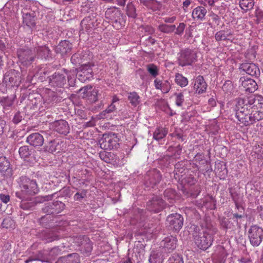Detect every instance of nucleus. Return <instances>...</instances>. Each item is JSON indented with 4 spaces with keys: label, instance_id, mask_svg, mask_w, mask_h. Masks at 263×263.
Here are the masks:
<instances>
[{
    "label": "nucleus",
    "instance_id": "79ce46f5",
    "mask_svg": "<svg viewBox=\"0 0 263 263\" xmlns=\"http://www.w3.org/2000/svg\"><path fill=\"white\" fill-rule=\"evenodd\" d=\"M175 82L181 87H185L188 84L187 79L180 73H176L175 75Z\"/></svg>",
    "mask_w": 263,
    "mask_h": 263
},
{
    "label": "nucleus",
    "instance_id": "c756f323",
    "mask_svg": "<svg viewBox=\"0 0 263 263\" xmlns=\"http://www.w3.org/2000/svg\"><path fill=\"white\" fill-rule=\"evenodd\" d=\"M23 23L30 29L35 26V16L33 13H26L23 15Z\"/></svg>",
    "mask_w": 263,
    "mask_h": 263
},
{
    "label": "nucleus",
    "instance_id": "37998d69",
    "mask_svg": "<svg viewBox=\"0 0 263 263\" xmlns=\"http://www.w3.org/2000/svg\"><path fill=\"white\" fill-rule=\"evenodd\" d=\"M254 4V0H241L239 3L240 8L246 11L252 9Z\"/></svg>",
    "mask_w": 263,
    "mask_h": 263
},
{
    "label": "nucleus",
    "instance_id": "338daca9",
    "mask_svg": "<svg viewBox=\"0 0 263 263\" xmlns=\"http://www.w3.org/2000/svg\"><path fill=\"white\" fill-rule=\"evenodd\" d=\"M142 28L144 31L149 34H152L155 32L154 29L151 26L146 25L143 26Z\"/></svg>",
    "mask_w": 263,
    "mask_h": 263
},
{
    "label": "nucleus",
    "instance_id": "20e7f679",
    "mask_svg": "<svg viewBox=\"0 0 263 263\" xmlns=\"http://www.w3.org/2000/svg\"><path fill=\"white\" fill-rule=\"evenodd\" d=\"M105 18L112 24L114 27L119 29L124 22L123 13L121 11L115 7L108 8L105 13Z\"/></svg>",
    "mask_w": 263,
    "mask_h": 263
},
{
    "label": "nucleus",
    "instance_id": "09e8293b",
    "mask_svg": "<svg viewBox=\"0 0 263 263\" xmlns=\"http://www.w3.org/2000/svg\"><path fill=\"white\" fill-rule=\"evenodd\" d=\"M61 249L59 247H55L51 249L50 251L47 252L48 256L49 257L50 260L54 259L55 257L61 254Z\"/></svg>",
    "mask_w": 263,
    "mask_h": 263
},
{
    "label": "nucleus",
    "instance_id": "423d86ee",
    "mask_svg": "<svg viewBox=\"0 0 263 263\" xmlns=\"http://www.w3.org/2000/svg\"><path fill=\"white\" fill-rule=\"evenodd\" d=\"M162 176L161 172L154 168L147 171L144 176L143 183L145 187L153 188L161 181Z\"/></svg>",
    "mask_w": 263,
    "mask_h": 263
},
{
    "label": "nucleus",
    "instance_id": "603ef678",
    "mask_svg": "<svg viewBox=\"0 0 263 263\" xmlns=\"http://www.w3.org/2000/svg\"><path fill=\"white\" fill-rule=\"evenodd\" d=\"M220 224L223 229L228 230L232 228V223L229 219L226 217H222L220 219Z\"/></svg>",
    "mask_w": 263,
    "mask_h": 263
},
{
    "label": "nucleus",
    "instance_id": "0e129e2a",
    "mask_svg": "<svg viewBox=\"0 0 263 263\" xmlns=\"http://www.w3.org/2000/svg\"><path fill=\"white\" fill-rule=\"evenodd\" d=\"M171 88V86L168 82V81H165L162 85V87L161 88L162 92L163 93H167L169 91Z\"/></svg>",
    "mask_w": 263,
    "mask_h": 263
},
{
    "label": "nucleus",
    "instance_id": "aec40b11",
    "mask_svg": "<svg viewBox=\"0 0 263 263\" xmlns=\"http://www.w3.org/2000/svg\"><path fill=\"white\" fill-rule=\"evenodd\" d=\"M50 84L58 87L64 85L66 82L65 76L62 73L55 72L54 74L48 77Z\"/></svg>",
    "mask_w": 263,
    "mask_h": 263
},
{
    "label": "nucleus",
    "instance_id": "69168bd1",
    "mask_svg": "<svg viewBox=\"0 0 263 263\" xmlns=\"http://www.w3.org/2000/svg\"><path fill=\"white\" fill-rule=\"evenodd\" d=\"M22 120V116L21 115L20 112H17L13 119V122L15 124L20 123Z\"/></svg>",
    "mask_w": 263,
    "mask_h": 263
},
{
    "label": "nucleus",
    "instance_id": "2f4dec72",
    "mask_svg": "<svg viewBox=\"0 0 263 263\" xmlns=\"http://www.w3.org/2000/svg\"><path fill=\"white\" fill-rule=\"evenodd\" d=\"M232 35L233 33L232 32H228V31L226 32L224 30H220L216 33L215 38L218 42L230 40Z\"/></svg>",
    "mask_w": 263,
    "mask_h": 263
},
{
    "label": "nucleus",
    "instance_id": "f257e3e1",
    "mask_svg": "<svg viewBox=\"0 0 263 263\" xmlns=\"http://www.w3.org/2000/svg\"><path fill=\"white\" fill-rule=\"evenodd\" d=\"M254 98L236 99L235 110L238 120L245 126H249L263 119V104L258 108L254 105Z\"/></svg>",
    "mask_w": 263,
    "mask_h": 263
},
{
    "label": "nucleus",
    "instance_id": "774afa93",
    "mask_svg": "<svg viewBox=\"0 0 263 263\" xmlns=\"http://www.w3.org/2000/svg\"><path fill=\"white\" fill-rule=\"evenodd\" d=\"M116 109V105L111 103L104 111L105 113L109 114L115 111Z\"/></svg>",
    "mask_w": 263,
    "mask_h": 263
},
{
    "label": "nucleus",
    "instance_id": "f8f14e48",
    "mask_svg": "<svg viewBox=\"0 0 263 263\" xmlns=\"http://www.w3.org/2000/svg\"><path fill=\"white\" fill-rule=\"evenodd\" d=\"M166 221L171 230L178 232L183 227L184 219L181 215L174 213L167 216Z\"/></svg>",
    "mask_w": 263,
    "mask_h": 263
},
{
    "label": "nucleus",
    "instance_id": "c9c22d12",
    "mask_svg": "<svg viewBox=\"0 0 263 263\" xmlns=\"http://www.w3.org/2000/svg\"><path fill=\"white\" fill-rule=\"evenodd\" d=\"M59 142L57 140H52L48 142L47 145L44 146V151L46 152L52 153L58 149L57 147L59 146Z\"/></svg>",
    "mask_w": 263,
    "mask_h": 263
},
{
    "label": "nucleus",
    "instance_id": "c03bdc74",
    "mask_svg": "<svg viewBox=\"0 0 263 263\" xmlns=\"http://www.w3.org/2000/svg\"><path fill=\"white\" fill-rule=\"evenodd\" d=\"M100 158L106 163H111L114 160V154L105 151L99 153Z\"/></svg>",
    "mask_w": 263,
    "mask_h": 263
},
{
    "label": "nucleus",
    "instance_id": "f3484780",
    "mask_svg": "<svg viewBox=\"0 0 263 263\" xmlns=\"http://www.w3.org/2000/svg\"><path fill=\"white\" fill-rule=\"evenodd\" d=\"M97 25V21L93 16H86L81 22L82 29L87 32L93 30Z\"/></svg>",
    "mask_w": 263,
    "mask_h": 263
},
{
    "label": "nucleus",
    "instance_id": "3c124183",
    "mask_svg": "<svg viewBox=\"0 0 263 263\" xmlns=\"http://www.w3.org/2000/svg\"><path fill=\"white\" fill-rule=\"evenodd\" d=\"M49 101L52 103H57L60 102L62 100V97L58 95V94L52 91L49 94Z\"/></svg>",
    "mask_w": 263,
    "mask_h": 263
},
{
    "label": "nucleus",
    "instance_id": "a211bd4d",
    "mask_svg": "<svg viewBox=\"0 0 263 263\" xmlns=\"http://www.w3.org/2000/svg\"><path fill=\"white\" fill-rule=\"evenodd\" d=\"M177 239L176 237L170 236L165 237L161 242V246L166 252H171L177 247Z\"/></svg>",
    "mask_w": 263,
    "mask_h": 263
},
{
    "label": "nucleus",
    "instance_id": "c85d7f7f",
    "mask_svg": "<svg viewBox=\"0 0 263 263\" xmlns=\"http://www.w3.org/2000/svg\"><path fill=\"white\" fill-rule=\"evenodd\" d=\"M4 80L6 82L8 81L9 83V85L11 86H18L21 81L18 74L14 72L6 74L4 77Z\"/></svg>",
    "mask_w": 263,
    "mask_h": 263
},
{
    "label": "nucleus",
    "instance_id": "1a4fd4ad",
    "mask_svg": "<svg viewBox=\"0 0 263 263\" xmlns=\"http://www.w3.org/2000/svg\"><path fill=\"white\" fill-rule=\"evenodd\" d=\"M76 245L79 247L78 250L86 256L90 255L92 250V245L89 238L85 235H80L76 237Z\"/></svg>",
    "mask_w": 263,
    "mask_h": 263
},
{
    "label": "nucleus",
    "instance_id": "ddd939ff",
    "mask_svg": "<svg viewBox=\"0 0 263 263\" xmlns=\"http://www.w3.org/2000/svg\"><path fill=\"white\" fill-rule=\"evenodd\" d=\"M65 208V204L59 201L48 203L42 209L43 213L48 214L51 216L56 215L61 213Z\"/></svg>",
    "mask_w": 263,
    "mask_h": 263
},
{
    "label": "nucleus",
    "instance_id": "5701e85b",
    "mask_svg": "<svg viewBox=\"0 0 263 263\" xmlns=\"http://www.w3.org/2000/svg\"><path fill=\"white\" fill-rule=\"evenodd\" d=\"M57 263H80V257L76 253L69 254L59 258Z\"/></svg>",
    "mask_w": 263,
    "mask_h": 263
},
{
    "label": "nucleus",
    "instance_id": "a19ab883",
    "mask_svg": "<svg viewBox=\"0 0 263 263\" xmlns=\"http://www.w3.org/2000/svg\"><path fill=\"white\" fill-rule=\"evenodd\" d=\"M164 196L170 203H173L176 197V191L172 189H167L164 192Z\"/></svg>",
    "mask_w": 263,
    "mask_h": 263
},
{
    "label": "nucleus",
    "instance_id": "f03ea898",
    "mask_svg": "<svg viewBox=\"0 0 263 263\" xmlns=\"http://www.w3.org/2000/svg\"><path fill=\"white\" fill-rule=\"evenodd\" d=\"M217 229L208 224L206 229L202 232L195 231L193 234L195 244L200 249L205 250L208 249L213 241V236L216 233Z\"/></svg>",
    "mask_w": 263,
    "mask_h": 263
},
{
    "label": "nucleus",
    "instance_id": "0eeeda50",
    "mask_svg": "<svg viewBox=\"0 0 263 263\" xmlns=\"http://www.w3.org/2000/svg\"><path fill=\"white\" fill-rule=\"evenodd\" d=\"M17 55L20 62L25 66L31 65L36 56L35 52L27 47L17 49Z\"/></svg>",
    "mask_w": 263,
    "mask_h": 263
},
{
    "label": "nucleus",
    "instance_id": "72a5a7b5",
    "mask_svg": "<svg viewBox=\"0 0 263 263\" xmlns=\"http://www.w3.org/2000/svg\"><path fill=\"white\" fill-rule=\"evenodd\" d=\"M127 98L131 105L134 107L137 106L140 103V98L135 91L128 93Z\"/></svg>",
    "mask_w": 263,
    "mask_h": 263
},
{
    "label": "nucleus",
    "instance_id": "ea45409f",
    "mask_svg": "<svg viewBox=\"0 0 263 263\" xmlns=\"http://www.w3.org/2000/svg\"><path fill=\"white\" fill-rule=\"evenodd\" d=\"M158 29L161 32L165 33H171L175 31L176 26L175 25L163 24L158 26Z\"/></svg>",
    "mask_w": 263,
    "mask_h": 263
},
{
    "label": "nucleus",
    "instance_id": "9d476101",
    "mask_svg": "<svg viewBox=\"0 0 263 263\" xmlns=\"http://www.w3.org/2000/svg\"><path fill=\"white\" fill-rule=\"evenodd\" d=\"M250 243L253 247L259 246L263 240V229L257 225L251 226L248 231Z\"/></svg>",
    "mask_w": 263,
    "mask_h": 263
},
{
    "label": "nucleus",
    "instance_id": "7ed1b4c3",
    "mask_svg": "<svg viewBox=\"0 0 263 263\" xmlns=\"http://www.w3.org/2000/svg\"><path fill=\"white\" fill-rule=\"evenodd\" d=\"M19 180L21 191L15 193L17 198H23V195L32 196L38 193L39 190L34 180H31L26 176H22Z\"/></svg>",
    "mask_w": 263,
    "mask_h": 263
},
{
    "label": "nucleus",
    "instance_id": "bb28decb",
    "mask_svg": "<svg viewBox=\"0 0 263 263\" xmlns=\"http://www.w3.org/2000/svg\"><path fill=\"white\" fill-rule=\"evenodd\" d=\"M207 84L202 76H198L195 79L194 87L198 94L202 93L206 89Z\"/></svg>",
    "mask_w": 263,
    "mask_h": 263
},
{
    "label": "nucleus",
    "instance_id": "e2e57ef3",
    "mask_svg": "<svg viewBox=\"0 0 263 263\" xmlns=\"http://www.w3.org/2000/svg\"><path fill=\"white\" fill-rule=\"evenodd\" d=\"M139 1L141 4L147 8H151L156 2L155 0H139Z\"/></svg>",
    "mask_w": 263,
    "mask_h": 263
},
{
    "label": "nucleus",
    "instance_id": "dca6fc26",
    "mask_svg": "<svg viewBox=\"0 0 263 263\" xmlns=\"http://www.w3.org/2000/svg\"><path fill=\"white\" fill-rule=\"evenodd\" d=\"M239 69L247 74L255 77H258L260 73L258 66L253 63H243L240 64Z\"/></svg>",
    "mask_w": 263,
    "mask_h": 263
},
{
    "label": "nucleus",
    "instance_id": "864d4df0",
    "mask_svg": "<svg viewBox=\"0 0 263 263\" xmlns=\"http://www.w3.org/2000/svg\"><path fill=\"white\" fill-rule=\"evenodd\" d=\"M147 70L148 72L154 78L158 75V69L154 64L147 65Z\"/></svg>",
    "mask_w": 263,
    "mask_h": 263
},
{
    "label": "nucleus",
    "instance_id": "4be33fe9",
    "mask_svg": "<svg viewBox=\"0 0 263 263\" xmlns=\"http://www.w3.org/2000/svg\"><path fill=\"white\" fill-rule=\"evenodd\" d=\"M240 81H241V85L246 91L252 93L257 90V85L253 79L241 78Z\"/></svg>",
    "mask_w": 263,
    "mask_h": 263
},
{
    "label": "nucleus",
    "instance_id": "4d7b16f0",
    "mask_svg": "<svg viewBox=\"0 0 263 263\" xmlns=\"http://www.w3.org/2000/svg\"><path fill=\"white\" fill-rule=\"evenodd\" d=\"M92 88V86L87 85L80 89L79 91L83 94L82 96L83 98H87L89 92H90V89H91Z\"/></svg>",
    "mask_w": 263,
    "mask_h": 263
},
{
    "label": "nucleus",
    "instance_id": "5fc2aeb1",
    "mask_svg": "<svg viewBox=\"0 0 263 263\" xmlns=\"http://www.w3.org/2000/svg\"><path fill=\"white\" fill-rule=\"evenodd\" d=\"M222 89L226 93L230 92L233 89L232 82L230 80L226 81L222 85Z\"/></svg>",
    "mask_w": 263,
    "mask_h": 263
},
{
    "label": "nucleus",
    "instance_id": "9b49d317",
    "mask_svg": "<svg viewBox=\"0 0 263 263\" xmlns=\"http://www.w3.org/2000/svg\"><path fill=\"white\" fill-rule=\"evenodd\" d=\"M94 66V64L90 63L82 64L77 69V77L78 80L82 82H84L92 78L93 73L92 67Z\"/></svg>",
    "mask_w": 263,
    "mask_h": 263
},
{
    "label": "nucleus",
    "instance_id": "a878e982",
    "mask_svg": "<svg viewBox=\"0 0 263 263\" xmlns=\"http://www.w3.org/2000/svg\"><path fill=\"white\" fill-rule=\"evenodd\" d=\"M54 130L60 134L66 135L69 133V127L68 123L65 120H59L54 122Z\"/></svg>",
    "mask_w": 263,
    "mask_h": 263
},
{
    "label": "nucleus",
    "instance_id": "58836bf2",
    "mask_svg": "<svg viewBox=\"0 0 263 263\" xmlns=\"http://www.w3.org/2000/svg\"><path fill=\"white\" fill-rule=\"evenodd\" d=\"M36 53L41 58L47 59L50 56V50L46 46H41L37 48Z\"/></svg>",
    "mask_w": 263,
    "mask_h": 263
},
{
    "label": "nucleus",
    "instance_id": "39448f33",
    "mask_svg": "<svg viewBox=\"0 0 263 263\" xmlns=\"http://www.w3.org/2000/svg\"><path fill=\"white\" fill-rule=\"evenodd\" d=\"M197 61L196 52L190 48L181 50L178 53V64L182 67L192 65Z\"/></svg>",
    "mask_w": 263,
    "mask_h": 263
},
{
    "label": "nucleus",
    "instance_id": "e433bc0d",
    "mask_svg": "<svg viewBox=\"0 0 263 263\" xmlns=\"http://www.w3.org/2000/svg\"><path fill=\"white\" fill-rule=\"evenodd\" d=\"M168 129L162 127H159L157 128L153 134V138L159 141L163 139L167 135Z\"/></svg>",
    "mask_w": 263,
    "mask_h": 263
},
{
    "label": "nucleus",
    "instance_id": "6ab92c4d",
    "mask_svg": "<svg viewBox=\"0 0 263 263\" xmlns=\"http://www.w3.org/2000/svg\"><path fill=\"white\" fill-rule=\"evenodd\" d=\"M26 141L31 145L37 147L42 146L44 141V138L39 133H35L30 134L27 138Z\"/></svg>",
    "mask_w": 263,
    "mask_h": 263
},
{
    "label": "nucleus",
    "instance_id": "6e6d98bb",
    "mask_svg": "<svg viewBox=\"0 0 263 263\" xmlns=\"http://www.w3.org/2000/svg\"><path fill=\"white\" fill-rule=\"evenodd\" d=\"M186 24H185L184 23H180L178 25V26L176 27L175 31V34L178 35H181L185 28Z\"/></svg>",
    "mask_w": 263,
    "mask_h": 263
},
{
    "label": "nucleus",
    "instance_id": "052dcab7",
    "mask_svg": "<svg viewBox=\"0 0 263 263\" xmlns=\"http://www.w3.org/2000/svg\"><path fill=\"white\" fill-rule=\"evenodd\" d=\"M87 190H83L81 192L77 193L74 196V199L77 201H80L86 196Z\"/></svg>",
    "mask_w": 263,
    "mask_h": 263
},
{
    "label": "nucleus",
    "instance_id": "6e6552de",
    "mask_svg": "<svg viewBox=\"0 0 263 263\" xmlns=\"http://www.w3.org/2000/svg\"><path fill=\"white\" fill-rule=\"evenodd\" d=\"M119 141L117 134L110 133L103 134L99 142L102 149L110 150L118 147L119 145Z\"/></svg>",
    "mask_w": 263,
    "mask_h": 263
},
{
    "label": "nucleus",
    "instance_id": "2eb2a0df",
    "mask_svg": "<svg viewBox=\"0 0 263 263\" xmlns=\"http://www.w3.org/2000/svg\"><path fill=\"white\" fill-rule=\"evenodd\" d=\"M28 195H23V198H18L21 200L20 206L24 210H33L36 205L41 201L36 198H32Z\"/></svg>",
    "mask_w": 263,
    "mask_h": 263
},
{
    "label": "nucleus",
    "instance_id": "4c0bfd02",
    "mask_svg": "<svg viewBox=\"0 0 263 263\" xmlns=\"http://www.w3.org/2000/svg\"><path fill=\"white\" fill-rule=\"evenodd\" d=\"M126 14L129 17L133 18L137 17L136 8L132 2L128 3L126 8Z\"/></svg>",
    "mask_w": 263,
    "mask_h": 263
},
{
    "label": "nucleus",
    "instance_id": "393cba45",
    "mask_svg": "<svg viewBox=\"0 0 263 263\" xmlns=\"http://www.w3.org/2000/svg\"><path fill=\"white\" fill-rule=\"evenodd\" d=\"M35 260L41 261L42 262H50V258L48 256L47 251H40L36 254L29 257L25 262V263H31Z\"/></svg>",
    "mask_w": 263,
    "mask_h": 263
},
{
    "label": "nucleus",
    "instance_id": "f704fd0d",
    "mask_svg": "<svg viewBox=\"0 0 263 263\" xmlns=\"http://www.w3.org/2000/svg\"><path fill=\"white\" fill-rule=\"evenodd\" d=\"M163 258L161 253L153 251L149 257V263H162Z\"/></svg>",
    "mask_w": 263,
    "mask_h": 263
},
{
    "label": "nucleus",
    "instance_id": "b1692460",
    "mask_svg": "<svg viewBox=\"0 0 263 263\" xmlns=\"http://www.w3.org/2000/svg\"><path fill=\"white\" fill-rule=\"evenodd\" d=\"M71 49V44L69 41L64 40L60 42L58 45L56 46L55 50L57 53L64 55L69 53Z\"/></svg>",
    "mask_w": 263,
    "mask_h": 263
},
{
    "label": "nucleus",
    "instance_id": "4468645a",
    "mask_svg": "<svg viewBox=\"0 0 263 263\" xmlns=\"http://www.w3.org/2000/svg\"><path fill=\"white\" fill-rule=\"evenodd\" d=\"M146 206L147 210L149 211L158 213L164 208L165 202L161 197L158 196H153L147 202Z\"/></svg>",
    "mask_w": 263,
    "mask_h": 263
},
{
    "label": "nucleus",
    "instance_id": "7c9ffc66",
    "mask_svg": "<svg viewBox=\"0 0 263 263\" xmlns=\"http://www.w3.org/2000/svg\"><path fill=\"white\" fill-rule=\"evenodd\" d=\"M41 237L43 239L46 240L48 242H51L59 238L58 235L50 231L49 229H46V230L43 231L42 232Z\"/></svg>",
    "mask_w": 263,
    "mask_h": 263
},
{
    "label": "nucleus",
    "instance_id": "8fccbe9b",
    "mask_svg": "<svg viewBox=\"0 0 263 263\" xmlns=\"http://www.w3.org/2000/svg\"><path fill=\"white\" fill-rule=\"evenodd\" d=\"M2 226L6 229H13L15 227V222L9 217L6 218L3 220Z\"/></svg>",
    "mask_w": 263,
    "mask_h": 263
},
{
    "label": "nucleus",
    "instance_id": "bf43d9fd",
    "mask_svg": "<svg viewBox=\"0 0 263 263\" xmlns=\"http://www.w3.org/2000/svg\"><path fill=\"white\" fill-rule=\"evenodd\" d=\"M71 61L74 65L80 64L82 62V59L79 54L75 53L71 58Z\"/></svg>",
    "mask_w": 263,
    "mask_h": 263
},
{
    "label": "nucleus",
    "instance_id": "49530a36",
    "mask_svg": "<svg viewBox=\"0 0 263 263\" xmlns=\"http://www.w3.org/2000/svg\"><path fill=\"white\" fill-rule=\"evenodd\" d=\"M19 154L21 158L26 159L31 154V151L29 149V146H23L19 148Z\"/></svg>",
    "mask_w": 263,
    "mask_h": 263
},
{
    "label": "nucleus",
    "instance_id": "680f3d73",
    "mask_svg": "<svg viewBox=\"0 0 263 263\" xmlns=\"http://www.w3.org/2000/svg\"><path fill=\"white\" fill-rule=\"evenodd\" d=\"M176 96V104L178 106H182V103L184 101L183 95L182 93H175Z\"/></svg>",
    "mask_w": 263,
    "mask_h": 263
},
{
    "label": "nucleus",
    "instance_id": "412c9836",
    "mask_svg": "<svg viewBox=\"0 0 263 263\" xmlns=\"http://www.w3.org/2000/svg\"><path fill=\"white\" fill-rule=\"evenodd\" d=\"M0 173L6 176L12 175V170L9 160L4 156H0Z\"/></svg>",
    "mask_w": 263,
    "mask_h": 263
},
{
    "label": "nucleus",
    "instance_id": "a18cd8bd",
    "mask_svg": "<svg viewBox=\"0 0 263 263\" xmlns=\"http://www.w3.org/2000/svg\"><path fill=\"white\" fill-rule=\"evenodd\" d=\"M87 98L89 101L91 103H95L99 100V90L96 88H93L90 89Z\"/></svg>",
    "mask_w": 263,
    "mask_h": 263
},
{
    "label": "nucleus",
    "instance_id": "13d9d810",
    "mask_svg": "<svg viewBox=\"0 0 263 263\" xmlns=\"http://www.w3.org/2000/svg\"><path fill=\"white\" fill-rule=\"evenodd\" d=\"M60 194L62 197L70 198L72 195L71 191L69 187H64L60 191Z\"/></svg>",
    "mask_w": 263,
    "mask_h": 263
},
{
    "label": "nucleus",
    "instance_id": "cd10ccee",
    "mask_svg": "<svg viewBox=\"0 0 263 263\" xmlns=\"http://www.w3.org/2000/svg\"><path fill=\"white\" fill-rule=\"evenodd\" d=\"M53 220V216L48 214H46L44 216L37 219V222L40 226L46 229H49L52 227V221Z\"/></svg>",
    "mask_w": 263,
    "mask_h": 263
},
{
    "label": "nucleus",
    "instance_id": "de8ad7c7",
    "mask_svg": "<svg viewBox=\"0 0 263 263\" xmlns=\"http://www.w3.org/2000/svg\"><path fill=\"white\" fill-rule=\"evenodd\" d=\"M166 263H184L182 256L178 254H174L168 259Z\"/></svg>",
    "mask_w": 263,
    "mask_h": 263
},
{
    "label": "nucleus",
    "instance_id": "473e14b6",
    "mask_svg": "<svg viewBox=\"0 0 263 263\" xmlns=\"http://www.w3.org/2000/svg\"><path fill=\"white\" fill-rule=\"evenodd\" d=\"M206 13V9L202 6H199L194 9L192 12V15L194 18L198 20H202Z\"/></svg>",
    "mask_w": 263,
    "mask_h": 263
}]
</instances>
